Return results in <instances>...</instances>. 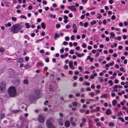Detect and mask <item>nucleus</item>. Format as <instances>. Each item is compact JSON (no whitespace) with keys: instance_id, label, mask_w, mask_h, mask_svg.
<instances>
[{"instance_id":"nucleus-1","label":"nucleus","mask_w":128,"mask_h":128,"mask_svg":"<svg viewBox=\"0 0 128 128\" xmlns=\"http://www.w3.org/2000/svg\"><path fill=\"white\" fill-rule=\"evenodd\" d=\"M22 26L20 24H15L11 28V30L14 33H17L22 29Z\"/></svg>"},{"instance_id":"nucleus-2","label":"nucleus","mask_w":128,"mask_h":128,"mask_svg":"<svg viewBox=\"0 0 128 128\" xmlns=\"http://www.w3.org/2000/svg\"><path fill=\"white\" fill-rule=\"evenodd\" d=\"M9 95L12 97H14L16 95V91L15 88L14 86L10 87L8 90Z\"/></svg>"},{"instance_id":"nucleus-3","label":"nucleus","mask_w":128,"mask_h":128,"mask_svg":"<svg viewBox=\"0 0 128 128\" xmlns=\"http://www.w3.org/2000/svg\"><path fill=\"white\" fill-rule=\"evenodd\" d=\"M39 94V91L38 90L36 91V92H34L32 94L30 95L29 99L31 100L36 99Z\"/></svg>"},{"instance_id":"nucleus-4","label":"nucleus","mask_w":128,"mask_h":128,"mask_svg":"<svg viewBox=\"0 0 128 128\" xmlns=\"http://www.w3.org/2000/svg\"><path fill=\"white\" fill-rule=\"evenodd\" d=\"M6 84L4 82L0 83V92L4 91Z\"/></svg>"},{"instance_id":"nucleus-5","label":"nucleus","mask_w":128,"mask_h":128,"mask_svg":"<svg viewBox=\"0 0 128 128\" xmlns=\"http://www.w3.org/2000/svg\"><path fill=\"white\" fill-rule=\"evenodd\" d=\"M38 121L41 123H43L44 120V118L41 114H40L38 115Z\"/></svg>"},{"instance_id":"nucleus-6","label":"nucleus","mask_w":128,"mask_h":128,"mask_svg":"<svg viewBox=\"0 0 128 128\" xmlns=\"http://www.w3.org/2000/svg\"><path fill=\"white\" fill-rule=\"evenodd\" d=\"M54 122V121L53 120V119L52 118H50L48 119L46 121V125H48L49 124H52Z\"/></svg>"},{"instance_id":"nucleus-7","label":"nucleus","mask_w":128,"mask_h":128,"mask_svg":"<svg viewBox=\"0 0 128 128\" xmlns=\"http://www.w3.org/2000/svg\"><path fill=\"white\" fill-rule=\"evenodd\" d=\"M68 8L69 9H70L72 10H73L75 11H76V8H75L74 6H68Z\"/></svg>"},{"instance_id":"nucleus-8","label":"nucleus","mask_w":128,"mask_h":128,"mask_svg":"<svg viewBox=\"0 0 128 128\" xmlns=\"http://www.w3.org/2000/svg\"><path fill=\"white\" fill-rule=\"evenodd\" d=\"M65 126L66 127H68L70 125V122L68 121H66L64 123Z\"/></svg>"},{"instance_id":"nucleus-9","label":"nucleus","mask_w":128,"mask_h":128,"mask_svg":"<svg viewBox=\"0 0 128 128\" xmlns=\"http://www.w3.org/2000/svg\"><path fill=\"white\" fill-rule=\"evenodd\" d=\"M106 115H108L112 113V111L110 109H107L106 112Z\"/></svg>"},{"instance_id":"nucleus-10","label":"nucleus","mask_w":128,"mask_h":128,"mask_svg":"<svg viewBox=\"0 0 128 128\" xmlns=\"http://www.w3.org/2000/svg\"><path fill=\"white\" fill-rule=\"evenodd\" d=\"M58 122L59 124L61 126H62L63 124V122H62V120L61 118H60L58 119Z\"/></svg>"},{"instance_id":"nucleus-11","label":"nucleus","mask_w":128,"mask_h":128,"mask_svg":"<svg viewBox=\"0 0 128 128\" xmlns=\"http://www.w3.org/2000/svg\"><path fill=\"white\" fill-rule=\"evenodd\" d=\"M49 128H55V126L52 124H49L48 125H47Z\"/></svg>"},{"instance_id":"nucleus-12","label":"nucleus","mask_w":128,"mask_h":128,"mask_svg":"<svg viewBox=\"0 0 128 128\" xmlns=\"http://www.w3.org/2000/svg\"><path fill=\"white\" fill-rule=\"evenodd\" d=\"M117 103V101L116 100H114L112 101V104L114 106H115Z\"/></svg>"},{"instance_id":"nucleus-13","label":"nucleus","mask_w":128,"mask_h":128,"mask_svg":"<svg viewBox=\"0 0 128 128\" xmlns=\"http://www.w3.org/2000/svg\"><path fill=\"white\" fill-rule=\"evenodd\" d=\"M41 26L43 29H45L46 28L45 24L44 22H42L41 24Z\"/></svg>"},{"instance_id":"nucleus-14","label":"nucleus","mask_w":128,"mask_h":128,"mask_svg":"<svg viewBox=\"0 0 128 128\" xmlns=\"http://www.w3.org/2000/svg\"><path fill=\"white\" fill-rule=\"evenodd\" d=\"M60 37V35L59 34H58L56 33L54 35V38L56 39L57 38H59Z\"/></svg>"},{"instance_id":"nucleus-15","label":"nucleus","mask_w":128,"mask_h":128,"mask_svg":"<svg viewBox=\"0 0 128 128\" xmlns=\"http://www.w3.org/2000/svg\"><path fill=\"white\" fill-rule=\"evenodd\" d=\"M24 62V60L22 58H19L18 62L20 63H22Z\"/></svg>"},{"instance_id":"nucleus-16","label":"nucleus","mask_w":128,"mask_h":128,"mask_svg":"<svg viewBox=\"0 0 128 128\" xmlns=\"http://www.w3.org/2000/svg\"><path fill=\"white\" fill-rule=\"evenodd\" d=\"M23 83L24 84H28V80L24 79L23 80Z\"/></svg>"},{"instance_id":"nucleus-17","label":"nucleus","mask_w":128,"mask_h":128,"mask_svg":"<svg viewBox=\"0 0 128 128\" xmlns=\"http://www.w3.org/2000/svg\"><path fill=\"white\" fill-rule=\"evenodd\" d=\"M108 83H109V84H110V86H111L113 84V83L112 81V80H109L108 81Z\"/></svg>"},{"instance_id":"nucleus-18","label":"nucleus","mask_w":128,"mask_h":128,"mask_svg":"<svg viewBox=\"0 0 128 128\" xmlns=\"http://www.w3.org/2000/svg\"><path fill=\"white\" fill-rule=\"evenodd\" d=\"M25 25L26 26V27L27 28H28L30 27V26L29 25L28 23H26L25 24Z\"/></svg>"},{"instance_id":"nucleus-19","label":"nucleus","mask_w":128,"mask_h":128,"mask_svg":"<svg viewBox=\"0 0 128 128\" xmlns=\"http://www.w3.org/2000/svg\"><path fill=\"white\" fill-rule=\"evenodd\" d=\"M96 23V20H94L90 22V24L92 25H93Z\"/></svg>"},{"instance_id":"nucleus-20","label":"nucleus","mask_w":128,"mask_h":128,"mask_svg":"<svg viewBox=\"0 0 128 128\" xmlns=\"http://www.w3.org/2000/svg\"><path fill=\"white\" fill-rule=\"evenodd\" d=\"M118 119L120 120L122 122H124V119L122 117H119L118 118Z\"/></svg>"},{"instance_id":"nucleus-21","label":"nucleus","mask_w":128,"mask_h":128,"mask_svg":"<svg viewBox=\"0 0 128 128\" xmlns=\"http://www.w3.org/2000/svg\"><path fill=\"white\" fill-rule=\"evenodd\" d=\"M24 68H29L30 66L28 64H27L24 66Z\"/></svg>"},{"instance_id":"nucleus-22","label":"nucleus","mask_w":128,"mask_h":128,"mask_svg":"<svg viewBox=\"0 0 128 128\" xmlns=\"http://www.w3.org/2000/svg\"><path fill=\"white\" fill-rule=\"evenodd\" d=\"M73 63L72 62L70 61L69 63V66L70 67L73 66Z\"/></svg>"},{"instance_id":"nucleus-23","label":"nucleus","mask_w":128,"mask_h":128,"mask_svg":"<svg viewBox=\"0 0 128 128\" xmlns=\"http://www.w3.org/2000/svg\"><path fill=\"white\" fill-rule=\"evenodd\" d=\"M49 89L50 91H52L53 90V89L52 87L51 86V85H49Z\"/></svg>"},{"instance_id":"nucleus-24","label":"nucleus","mask_w":128,"mask_h":128,"mask_svg":"<svg viewBox=\"0 0 128 128\" xmlns=\"http://www.w3.org/2000/svg\"><path fill=\"white\" fill-rule=\"evenodd\" d=\"M108 125L110 126H114V124L113 122H110L108 124Z\"/></svg>"},{"instance_id":"nucleus-25","label":"nucleus","mask_w":128,"mask_h":128,"mask_svg":"<svg viewBox=\"0 0 128 128\" xmlns=\"http://www.w3.org/2000/svg\"><path fill=\"white\" fill-rule=\"evenodd\" d=\"M5 50V49L3 48H0V52H3Z\"/></svg>"},{"instance_id":"nucleus-26","label":"nucleus","mask_w":128,"mask_h":128,"mask_svg":"<svg viewBox=\"0 0 128 128\" xmlns=\"http://www.w3.org/2000/svg\"><path fill=\"white\" fill-rule=\"evenodd\" d=\"M82 122L86 123V119L85 118H83L82 119Z\"/></svg>"},{"instance_id":"nucleus-27","label":"nucleus","mask_w":128,"mask_h":128,"mask_svg":"<svg viewBox=\"0 0 128 128\" xmlns=\"http://www.w3.org/2000/svg\"><path fill=\"white\" fill-rule=\"evenodd\" d=\"M72 28H76L77 26L75 24H73L72 26Z\"/></svg>"},{"instance_id":"nucleus-28","label":"nucleus","mask_w":128,"mask_h":128,"mask_svg":"<svg viewBox=\"0 0 128 128\" xmlns=\"http://www.w3.org/2000/svg\"><path fill=\"white\" fill-rule=\"evenodd\" d=\"M110 34L111 36H112L113 37H114L115 36V34H114L113 32L110 33Z\"/></svg>"},{"instance_id":"nucleus-29","label":"nucleus","mask_w":128,"mask_h":128,"mask_svg":"<svg viewBox=\"0 0 128 128\" xmlns=\"http://www.w3.org/2000/svg\"><path fill=\"white\" fill-rule=\"evenodd\" d=\"M5 26H8L9 27H10L11 26V24L10 23H8L7 24H5Z\"/></svg>"},{"instance_id":"nucleus-30","label":"nucleus","mask_w":128,"mask_h":128,"mask_svg":"<svg viewBox=\"0 0 128 128\" xmlns=\"http://www.w3.org/2000/svg\"><path fill=\"white\" fill-rule=\"evenodd\" d=\"M72 104L74 106H76L77 105V104L76 102H73Z\"/></svg>"},{"instance_id":"nucleus-31","label":"nucleus","mask_w":128,"mask_h":128,"mask_svg":"<svg viewBox=\"0 0 128 128\" xmlns=\"http://www.w3.org/2000/svg\"><path fill=\"white\" fill-rule=\"evenodd\" d=\"M72 126H75L76 125V123L74 122H72L70 123Z\"/></svg>"},{"instance_id":"nucleus-32","label":"nucleus","mask_w":128,"mask_h":128,"mask_svg":"<svg viewBox=\"0 0 128 128\" xmlns=\"http://www.w3.org/2000/svg\"><path fill=\"white\" fill-rule=\"evenodd\" d=\"M71 27L69 25H66V28L67 29H69L71 28Z\"/></svg>"},{"instance_id":"nucleus-33","label":"nucleus","mask_w":128,"mask_h":128,"mask_svg":"<svg viewBox=\"0 0 128 128\" xmlns=\"http://www.w3.org/2000/svg\"><path fill=\"white\" fill-rule=\"evenodd\" d=\"M20 18H24L25 19H26V17L25 16H24V15H22L21 16H20Z\"/></svg>"},{"instance_id":"nucleus-34","label":"nucleus","mask_w":128,"mask_h":128,"mask_svg":"<svg viewBox=\"0 0 128 128\" xmlns=\"http://www.w3.org/2000/svg\"><path fill=\"white\" fill-rule=\"evenodd\" d=\"M88 24L87 22H85L84 24V27H86Z\"/></svg>"},{"instance_id":"nucleus-35","label":"nucleus","mask_w":128,"mask_h":128,"mask_svg":"<svg viewBox=\"0 0 128 128\" xmlns=\"http://www.w3.org/2000/svg\"><path fill=\"white\" fill-rule=\"evenodd\" d=\"M82 0V3L85 4L87 2L88 0Z\"/></svg>"},{"instance_id":"nucleus-36","label":"nucleus","mask_w":128,"mask_h":128,"mask_svg":"<svg viewBox=\"0 0 128 128\" xmlns=\"http://www.w3.org/2000/svg\"><path fill=\"white\" fill-rule=\"evenodd\" d=\"M87 86H89L90 85V83L89 82H85L84 83Z\"/></svg>"},{"instance_id":"nucleus-37","label":"nucleus","mask_w":128,"mask_h":128,"mask_svg":"<svg viewBox=\"0 0 128 128\" xmlns=\"http://www.w3.org/2000/svg\"><path fill=\"white\" fill-rule=\"evenodd\" d=\"M12 20L14 21H16V18L14 17H12Z\"/></svg>"},{"instance_id":"nucleus-38","label":"nucleus","mask_w":128,"mask_h":128,"mask_svg":"<svg viewBox=\"0 0 128 128\" xmlns=\"http://www.w3.org/2000/svg\"><path fill=\"white\" fill-rule=\"evenodd\" d=\"M60 25L59 24H56V27L58 28H59L60 27Z\"/></svg>"},{"instance_id":"nucleus-39","label":"nucleus","mask_w":128,"mask_h":128,"mask_svg":"<svg viewBox=\"0 0 128 128\" xmlns=\"http://www.w3.org/2000/svg\"><path fill=\"white\" fill-rule=\"evenodd\" d=\"M107 97V95L106 94H104L102 96L100 97H104V98Z\"/></svg>"},{"instance_id":"nucleus-40","label":"nucleus","mask_w":128,"mask_h":128,"mask_svg":"<svg viewBox=\"0 0 128 128\" xmlns=\"http://www.w3.org/2000/svg\"><path fill=\"white\" fill-rule=\"evenodd\" d=\"M65 39L66 41H68L70 39L69 38L68 36H66L65 38Z\"/></svg>"},{"instance_id":"nucleus-41","label":"nucleus","mask_w":128,"mask_h":128,"mask_svg":"<svg viewBox=\"0 0 128 128\" xmlns=\"http://www.w3.org/2000/svg\"><path fill=\"white\" fill-rule=\"evenodd\" d=\"M98 14V16L97 17V18L98 19L102 17V16L100 14Z\"/></svg>"},{"instance_id":"nucleus-42","label":"nucleus","mask_w":128,"mask_h":128,"mask_svg":"<svg viewBox=\"0 0 128 128\" xmlns=\"http://www.w3.org/2000/svg\"><path fill=\"white\" fill-rule=\"evenodd\" d=\"M88 124L89 127L90 128H93V127L92 126V124Z\"/></svg>"},{"instance_id":"nucleus-43","label":"nucleus","mask_w":128,"mask_h":128,"mask_svg":"<svg viewBox=\"0 0 128 128\" xmlns=\"http://www.w3.org/2000/svg\"><path fill=\"white\" fill-rule=\"evenodd\" d=\"M122 113L121 111H120L118 112V116H120L121 115H122Z\"/></svg>"},{"instance_id":"nucleus-44","label":"nucleus","mask_w":128,"mask_h":128,"mask_svg":"<svg viewBox=\"0 0 128 128\" xmlns=\"http://www.w3.org/2000/svg\"><path fill=\"white\" fill-rule=\"evenodd\" d=\"M73 117H72L70 118V123L73 122Z\"/></svg>"},{"instance_id":"nucleus-45","label":"nucleus","mask_w":128,"mask_h":128,"mask_svg":"<svg viewBox=\"0 0 128 128\" xmlns=\"http://www.w3.org/2000/svg\"><path fill=\"white\" fill-rule=\"evenodd\" d=\"M74 35H73L71 37V40H74Z\"/></svg>"},{"instance_id":"nucleus-46","label":"nucleus","mask_w":128,"mask_h":128,"mask_svg":"<svg viewBox=\"0 0 128 128\" xmlns=\"http://www.w3.org/2000/svg\"><path fill=\"white\" fill-rule=\"evenodd\" d=\"M100 108V107H99V106L97 107L96 108V110H95V111H98L99 110Z\"/></svg>"},{"instance_id":"nucleus-47","label":"nucleus","mask_w":128,"mask_h":128,"mask_svg":"<svg viewBox=\"0 0 128 128\" xmlns=\"http://www.w3.org/2000/svg\"><path fill=\"white\" fill-rule=\"evenodd\" d=\"M115 18V16L114 15L112 16L111 17V19L112 20H114Z\"/></svg>"},{"instance_id":"nucleus-48","label":"nucleus","mask_w":128,"mask_h":128,"mask_svg":"<svg viewBox=\"0 0 128 128\" xmlns=\"http://www.w3.org/2000/svg\"><path fill=\"white\" fill-rule=\"evenodd\" d=\"M59 115L60 117L62 118L63 116V114L62 113H59Z\"/></svg>"},{"instance_id":"nucleus-49","label":"nucleus","mask_w":128,"mask_h":128,"mask_svg":"<svg viewBox=\"0 0 128 128\" xmlns=\"http://www.w3.org/2000/svg\"><path fill=\"white\" fill-rule=\"evenodd\" d=\"M20 110H14L13 111V112H14L15 113H17L18 112H19L20 111Z\"/></svg>"},{"instance_id":"nucleus-50","label":"nucleus","mask_w":128,"mask_h":128,"mask_svg":"<svg viewBox=\"0 0 128 128\" xmlns=\"http://www.w3.org/2000/svg\"><path fill=\"white\" fill-rule=\"evenodd\" d=\"M37 64L38 65L40 66H42L43 65V64L41 62H38Z\"/></svg>"},{"instance_id":"nucleus-51","label":"nucleus","mask_w":128,"mask_h":128,"mask_svg":"<svg viewBox=\"0 0 128 128\" xmlns=\"http://www.w3.org/2000/svg\"><path fill=\"white\" fill-rule=\"evenodd\" d=\"M80 102L82 103H84V102L85 100L84 99H82L80 100Z\"/></svg>"},{"instance_id":"nucleus-52","label":"nucleus","mask_w":128,"mask_h":128,"mask_svg":"<svg viewBox=\"0 0 128 128\" xmlns=\"http://www.w3.org/2000/svg\"><path fill=\"white\" fill-rule=\"evenodd\" d=\"M84 109H81L80 110V111L81 113H83L84 112Z\"/></svg>"},{"instance_id":"nucleus-53","label":"nucleus","mask_w":128,"mask_h":128,"mask_svg":"<svg viewBox=\"0 0 128 128\" xmlns=\"http://www.w3.org/2000/svg\"><path fill=\"white\" fill-rule=\"evenodd\" d=\"M118 82H119L118 80H115L114 81V83L116 84L118 83Z\"/></svg>"},{"instance_id":"nucleus-54","label":"nucleus","mask_w":128,"mask_h":128,"mask_svg":"<svg viewBox=\"0 0 128 128\" xmlns=\"http://www.w3.org/2000/svg\"><path fill=\"white\" fill-rule=\"evenodd\" d=\"M32 6H29L28 7V9L29 10H31L32 8Z\"/></svg>"},{"instance_id":"nucleus-55","label":"nucleus","mask_w":128,"mask_h":128,"mask_svg":"<svg viewBox=\"0 0 128 128\" xmlns=\"http://www.w3.org/2000/svg\"><path fill=\"white\" fill-rule=\"evenodd\" d=\"M68 18V17L66 16H64V20H66Z\"/></svg>"},{"instance_id":"nucleus-56","label":"nucleus","mask_w":128,"mask_h":128,"mask_svg":"<svg viewBox=\"0 0 128 128\" xmlns=\"http://www.w3.org/2000/svg\"><path fill=\"white\" fill-rule=\"evenodd\" d=\"M45 32L44 31H43L42 32V33L41 34L42 36H44L45 35Z\"/></svg>"},{"instance_id":"nucleus-57","label":"nucleus","mask_w":128,"mask_h":128,"mask_svg":"<svg viewBox=\"0 0 128 128\" xmlns=\"http://www.w3.org/2000/svg\"><path fill=\"white\" fill-rule=\"evenodd\" d=\"M79 80L80 81H82L83 80V78L82 77H80L79 78Z\"/></svg>"},{"instance_id":"nucleus-58","label":"nucleus","mask_w":128,"mask_h":128,"mask_svg":"<svg viewBox=\"0 0 128 128\" xmlns=\"http://www.w3.org/2000/svg\"><path fill=\"white\" fill-rule=\"evenodd\" d=\"M114 62H110L109 64V65H110V66H112L113 65H114Z\"/></svg>"},{"instance_id":"nucleus-59","label":"nucleus","mask_w":128,"mask_h":128,"mask_svg":"<svg viewBox=\"0 0 128 128\" xmlns=\"http://www.w3.org/2000/svg\"><path fill=\"white\" fill-rule=\"evenodd\" d=\"M29 59V58L28 57L26 56L25 58V60L26 61H28V60Z\"/></svg>"},{"instance_id":"nucleus-60","label":"nucleus","mask_w":128,"mask_h":128,"mask_svg":"<svg viewBox=\"0 0 128 128\" xmlns=\"http://www.w3.org/2000/svg\"><path fill=\"white\" fill-rule=\"evenodd\" d=\"M100 53L99 52H96V54L95 56L96 57H98Z\"/></svg>"},{"instance_id":"nucleus-61","label":"nucleus","mask_w":128,"mask_h":128,"mask_svg":"<svg viewBox=\"0 0 128 128\" xmlns=\"http://www.w3.org/2000/svg\"><path fill=\"white\" fill-rule=\"evenodd\" d=\"M109 3L110 4H112L113 2V0H109Z\"/></svg>"},{"instance_id":"nucleus-62","label":"nucleus","mask_w":128,"mask_h":128,"mask_svg":"<svg viewBox=\"0 0 128 128\" xmlns=\"http://www.w3.org/2000/svg\"><path fill=\"white\" fill-rule=\"evenodd\" d=\"M86 36V35L84 34H83L82 36V38L84 39V38Z\"/></svg>"},{"instance_id":"nucleus-63","label":"nucleus","mask_w":128,"mask_h":128,"mask_svg":"<svg viewBox=\"0 0 128 128\" xmlns=\"http://www.w3.org/2000/svg\"><path fill=\"white\" fill-rule=\"evenodd\" d=\"M69 16L70 18H72L73 17V15L72 13H70L69 14Z\"/></svg>"},{"instance_id":"nucleus-64","label":"nucleus","mask_w":128,"mask_h":128,"mask_svg":"<svg viewBox=\"0 0 128 128\" xmlns=\"http://www.w3.org/2000/svg\"><path fill=\"white\" fill-rule=\"evenodd\" d=\"M124 25H125L126 26L128 25V23L127 22H124Z\"/></svg>"}]
</instances>
